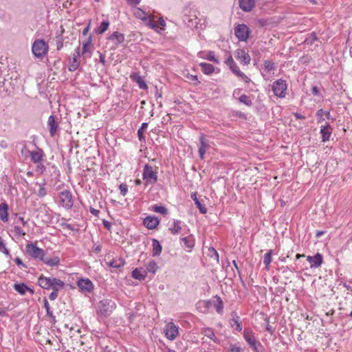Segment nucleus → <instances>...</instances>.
Listing matches in <instances>:
<instances>
[{"mask_svg": "<svg viewBox=\"0 0 352 352\" xmlns=\"http://www.w3.org/2000/svg\"><path fill=\"white\" fill-rule=\"evenodd\" d=\"M48 51L49 45L43 39H36L32 43V52L37 58H43L48 53Z\"/></svg>", "mask_w": 352, "mask_h": 352, "instance_id": "obj_1", "label": "nucleus"}, {"mask_svg": "<svg viewBox=\"0 0 352 352\" xmlns=\"http://www.w3.org/2000/svg\"><path fill=\"white\" fill-rule=\"evenodd\" d=\"M142 179L146 185L155 184L157 181V168L146 164L143 169Z\"/></svg>", "mask_w": 352, "mask_h": 352, "instance_id": "obj_2", "label": "nucleus"}, {"mask_svg": "<svg viewBox=\"0 0 352 352\" xmlns=\"http://www.w3.org/2000/svg\"><path fill=\"white\" fill-rule=\"evenodd\" d=\"M116 308V303L111 300L104 299L100 300L97 307L98 313L101 316H109Z\"/></svg>", "mask_w": 352, "mask_h": 352, "instance_id": "obj_3", "label": "nucleus"}, {"mask_svg": "<svg viewBox=\"0 0 352 352\" xmlns=\"http://www.w3.org/2000/svg\"><path fill=\"white\" fill-rule=\"evenodd\" d=\"M26 252L33 258L43 261L45 252L35 243H28L25 245Z\"/></svg>", "mask_w": 352, "mask_h": 352, "instance_id": "obj_4", "label": "nucleus"}, {"mask_svg": "<svg viewBox=\"0 0 352 352\" xmlns=\"http://www.w3.org/2000/svg\"><path fill=\"white\" fill-rule=\"evenodd\" d=\"M287 85L286 81L283 79H278L272 83V89L274 94L279 98H285L287 94Z\"/></svg>", "mask_w": 352, "mask_h": 352, "instance_id": "obj_5", "label": "nucleus"}, {"mask_svg": "<svg viewBox=\"0 0 352 352\" xmlns=\"http://www.w3.org/2000/svg\"><path fill=\"white\" fill-rule=\"evenodd\" d=\"M60 205L65 208L69 210L74 205L73 195L68 190H65L60 192L58 195Z\"/></svg>", "mask_w": 352, "mask_h": 352, "instance_id": "obj_6", "label": "nucleus"}, {"mask_svg": "<svg viewBox=\"0 0 352 352\" xmlns=\"http://www.w3.org/2000/svg\"><path fill=\"white\" fill-rule=\"evenodd\" d=\"M203 303L206 309L213 307L219 314H223V302L219 296H215L212 299L208 300H204Z\"/></svg>", "mask_w": 352, "mask_h": 352, "instance_id": "obj_7", "label": "nucleus"}, {"mask_svg": "<svg viewBox=\"0 0 352 352\" xmlns=\"http://www.w3.org/2000/svg\"><path fill=\"white\" fill-rule=\"evenodd\" d=\"M165 337L169 340H174L179 335V327L173 322H167L164 328Z\"/></svg>", "mask_w": 352, "mask_h": 352, "instance_id": "obj_8", "label": "nucleus"}, {"mask_svg": "<svg viewBox=\"0 0 352 352\" xmlns=\"http://www.w3.org/2000/svg\"><path fill=\"white\" fill-rule=\"evenodd\" d=\"M234 34L241 41H246L250 35L249 28L245 24H239L234 28Z\"/></svg>", "mask_w": 352, "mask_h": 352, "instance_id": "obj_9", "label": "nucleus"}, {"mask_svg": "<svg viewBox=\"0 0 352 352\" xmlns=\"http://www.w3.org/2000/svg\"><path fill=\"white\" fill-rule=\"evenodd\" d=\"M203 253L206 257H208L211 262L216 264L219 262V256L217 250L212 247H204L203 248Z\"/></svg>", "mask_w": 352, "mask_h": 352, "instance_id": "obj_10", "label": "nucleus"}, {"mask_svg": "<svg viewBox=\"0 0 352 352\" xmlns=\"http://www.w3.org/2000/svg\"><path fill=\"white\" fill-rule=\"evenodd\" d=\"M80 56L79 50L77 49L74 54L70 56L69 60L68 69L70 72H74L78 69L80 65L78 58Z\"/></svg>", "mask_w": 352, "mask_h": 352, "instance_id": "obj_11", "label": "nucleus"}, {"mask_svg": "<svg viewBox=\"0 0 352 352\" xmlns=\"http://www.w3.org/2000/svg\"><path fill=\"white\" fill-rule=\"evenodd\" d=\"M77 286L82 291L91 292L94 289V284L89 278H80L77 281Z\"/></svg>", "mask_w": 352, "mask_h": 352, "instance_id": "obj_12", "label": "nucleus"}, {"mask_svg": "<svg viewBox=\"0 0 352 352\" xmlns=\"http://www.w3.org/2000/svg\"><path fill=\"white\" fill-rule=\"evenodd\" d=\"M307 260L310 263V267L316 268L321 265L322 263L323 258L321 254L317 253L316 255L311 256H308Z\"/></svg>", "mask_w": 352, "mask_h": 352, "instance_id": "obj_13", "label": "nucleus"}, {"mask_svg": "<svg viewBox=\"0 0 352 352\" xmlns=\"http://www.w3.org/2000/svg\"><path fill=\"white\" fill-rule=\"evenodd\" d=\"M143 223L149 230L155 229L160 223V220L155 216H148L144 221Z\"/></svg>", "mask_w": 352, "mask_h": 352, "instance_id": "obj_14", "label": "nucleus"}, {"mask_svg": "<svg viewBox=\"0 0 352 352\" xmlns=\"http://www.w3.org/2000/svg\"><path fill=\"white\" fill-rule=\"evenodd\" d=\"M243 337L250 346L255 345L258 341L256 340L254 333L250 328H245L243 331Z\"/></svg>", "mask_w": 352, "mask_h": 352, "instance_id": "obj_15", "label": "nucleus"}, {"mask_svg": "<svg viewBox=\"0 0 352 352\" xmlns=\"http://www.w3.org/2000/svg\"><path fill=\"white\" fill-rule=\"evenodd\" d=\"M31 161L33 163L41 162L43 161L45 153L41 148H37L35 151H29Z\"/></svg>", "mask_w": 352, "mask_h": 352, "instance_id": "obj_16", "label": "nucleus"}, {"mask_svg": "<svg viewBox=\"0 0 352 352\" xmlns=\"http://www.w3.org/2000/svg\"><path fill=\"white\" fill-rule=\"evenodd\" d=\"M47 126L49 128L50 135L53 137L56 134L58 129V124L54 116L51 115L48 118Z\"/></svg>", "mask_w": 352, "mask_h": 352, "instance_id": "obj_17", "label": "nucleus"}, {"mask_svg": "<svg viewBox=\"0 0 352 352\" xmlns=\"http://www.w3.org/2000/svg\"><path fill=\"white\" fill-rule=\"evenodd\" d=\"M13 288L21 295H25L27 292H29L31 294H34L33 289L28 287L25 283H14Z\"/></svg>", "mask_w": 352, "mask_h": 352, "instance_id": "obj_18", "label": "nucleus"}, {"mask_svg": "<svg viewBox=\"0 0 352 352\" xmlns=\"http://www.w3.org/2000/svg\"><path fill=\"white\" fill-rule=\"evenodd\" d=\"M53 277H46L44 276H41L38 279V285L45 289H50L52 287V281Z\"/></svg>", "mask_w": 352, "mask_h": 352, "instance_id": "obj_19", "label": "nucleus"}, {"mask_svg": "<svg viewBox=\"0 0 352 352\" xmlns=\"http://www.w3.org/2000/svg\"><path fill=\"white\" fill-rule=\"evenodd\" d=\"M236 58L245 65H248L250 62V55L243 50L239 49L236 51Z\"/></svg>", "mask_w": 352, "mask_h": 352, "instance_id": "obj_20", "label": "nucleus"}, {"mask_svg": "<svg viewBox=\"0 0 352 352\" xmlns=\"http://www.w3.org/2000/svg\"><path fill=\"white\" fill-rule=\"evenodd\" d=\"M240 8L244 12H250L255 6L254 0H239Z\"/></svg>", "mask_w": 352, "mask_h": 352, "instance_id": "obj_21", "label": "nucleus"}, {"mask_svg": "<svg viewBox=\"0 0 352 352\" xmlns=\"http://www.w3.org/2000/svg\"><path fill=\"white\" fill-rule=\"evenodd\" d=\"M332 133V128L329 124H326L320 127V133L322 135V141L325 142L329 140Z\"/></svg>", "mask_w": 352, "mask_h": 352, "instance_id": "obj_22", "label": "nucleus"}, {"mask_svg": "<svg viewBox=\"0 0 352 352\" xmlns=\"http://www.w3.org/2000/svg\"><path fill=\"white\" fill-rule=\"evenodd\" d=\"M230 70L238 77L241 78V79L245 82L246 83H248L250 82V78H248L243 72H241L239 67L236 64V63L230 66Z\"/></svg>", "mask_w": 352, "mask_h": 352, "instance_id": "obj_23", "label": "nucleus"}, {"mask_svg": "<svg viewBox=\"0 0 352 352\" xmlns=\"http://www.w3.org/2000/svg\"><path fill=\"white\" fill-rule=\"evenodd\" d=\"M131 78L135 82L139 87L140 89H147V85L146 83L145 82L143 77H142L140 75H139L137 73H134V74H132L131 76H130Z\"/></svg>", "mask_w": 352, "mask_h": 352, "instance_id": "obj_24", "label": "nucleus"}, {"mask_svg": "<svg viewBox=\"0 0 352 352\" xmlns=\"http://www.w3.org/2000/svg\"><path fill=\"white\" fill-rule=\"evenodd\" d=\"M42 262L50 267H55L59 265L60 258L56 255H54L52 257H46L45 256Z\"/></svg>", "mask_w": 352, "mask_h": 352, "instance_id": "obj_25", "label": "nucleus"}, {"mask_svg": "<svg viewBox=\"0 0 352 352\" xmlns=\"http://www.w3.org/2000/svg\"><path fill=\"white\" fill-rule=\"evenodd\" d=\"M91 45H92L91 37L89 36V38H87L85 41H84L82 42L81 54L87 55L88 54V56L90 57L91 56L90 49L91 47Z\"/></svg>", "mask_w": 352, "mask_h": 352, "instance_id": "obj_26", "label": "nucleus"}, {"mask_svg": "<svg viewBox=\"0 0 352 352\" xmlns=\"http://www.w3.org/2000/svg\"><path fill=\"white\" fill-rule=\"evenodd\" d=\"M131 276L139 280H144L146 276V271L140 268H135L132 271Z\"/></svg>", "mask_w": 352, "mask_h": 352, "instance_id": "obj_27", "label": "nucleus"}, {"mask_svg": "<svg viewBox=\"0 0 352 352\" xmlns=\"http://www.w3.org/2000/svg\"><path fill=\"white\" fill-rule=\"evenodd\" d=\"M8 205L6 202L0 204V219L3 222L8 221Z\"/></svg>", "mask_w": 352, "mask_h": 352, "instance_id": "obj_28", "label": "nucleus"}, {"mask_svg": "<svg viewBox=\"0 0 352 352\" xmlns=\"http://www.w3.org/2000/svg\"><path fill=\"white\" fill-rule=\"evenodd\" d=\"M230 324L232 327H234L236 331L239 332L242 331V324L240 321L239 316H238L236 314H233V318L230 320Z\"/></svg>", "mask_w": 352, "mask_h": 352, "instance_id": "obj_29", "label": "nucleus"}, {"mask_svg": "<svg viewBox=\"0 0 352 352\" xmlns=\"http://www.w3.org/2000/svg\"><path fill=\"white\" fill-rule=\"evenodd\" d=\"M152 242H153L152 254L153 256H159L162 253V247L161 244L160 243V242L155 239H153Z\"/></svg>", "mask_w": 352, "mask_h": 352, "instance_id": "obj_30", "label": "nucleus"}, {"mask_svg": "<svg viewBox=\"0 0 352 352\" xmlns=\"http://www.w3.org/2000/svg\"><path fill=\"white\" fill-rule=\"evenodd\" d=\"M107 265L113 268H120L124 265V261L119 257L114 258L107 263Z\"/></svg>", "mask_w": 352, "mask_h": 352, "instance_id": "obj_31", "label": "nucleus"}, {"mask_svg": "<svg viewBox=\"0 0 352 352\" xmlns=\"http://www.w3.org/2000/svg\"><path fill=\"white\" fill-rule=\"evenodd\" d=\"M276 69V66L274 63L271 60H266L263 63V72L266 74H271L272 72L274 71Z\"/></svg>", "mask_w": 352, "mask_h": 352, "instance_id": "obj_32", "label": "nucleus"}, {"mask_svg": "<svg viewBox=\"0 0 352 352\" xmlns=\"http://www.w3.org/2000/svg\"><path fill=\"white\" fill-rule=\"evenodd\" d=\"M181 223V221L175 220L173 223V225H171L169 228L170 232L173 234H179L182 230Z\"/></svg>", "mask_w": 352, "mask_h": 352, "instance_id": "obj_33", "label": "nucleus"}, {"mask_svg": "<svg viewBox=\"0 0 352 352\" xmlns=\"http://www.w3.org/2000/svg\"><path fill=\"white\" fill-rule=\"evenodd\" d=\"M199 66L201 67V69L205 74L209 75L214 72V66L210 63H199Z\"/></svg>", "mask_w": 352, "mask_h": 352, "instance_id": "obj_34", "label": "nucleus"}, {"mask_svg": "<svg viewBox=\"0 0 352 352\" xmlns=\"http://www.w3.org/2000/svg\"><path fill=\"white\" fill-rule=\"evenodd\" d=\"M135 16L142 21H146L148 19L147 14L141 8H135L133 10Z\"/></svg>", "mask_w": 352, "mask_h": 352, "instance_id": "obj_35", "label": "nucleus"}, {"mask_svg": "<svg viewBox=\"0 0 352 352\" xmlns=\"http://www.w3.org/2000/svg\"><path fill=\"white\" fill-rule=\"evenodd\" d=\"M200 143L201 146L199 147V157L202 159L204 157V153H206L208 148V144L207 140L203 137H201L200 138Z\"/></svg>", "mask_w": 352, "mask_h": 352, "instance_id": "obj_36", "label": "nucleus"}, {"mask_svg": "<svg viewBox=\"0 0 352 352\" xmlns=\"http://www.w3.org/2000/svg\"><path fill=\"white\" fill-rule=\"evenodd\" d=\"M52 285V287H51V289L52 290L58 291L60 289L63 288L65 286V283L60 279L53 277Z\"/></svg>", "mask_w": 352, "mask_h": 352, "instance_id": "obj_37", "label": "nucleus"}, {"mask_svg": "<svg viewBox=\"0 0 352 352\" xmlns=\"http://www.w3.org/2000/svg\"><path fill=\"white\" fill-rule=\"evenodd\" d=\"M146 272H148L152 274H155V272L158 270V266L155 261H151L146 264Z\"/></svg>", "mask_w": 352, "mask_h": 352, "instance_id": "obj_38", "label": "nucleus"}, {"mask_svg": "<svg viewBox=\"0 0 352 352\" xmlns=\"http://www.w3.org/2000/svg\"><path fill=\"white\" fill-rule=\"evenodd\" d=\"M109 23L107 21H102L100 25L96 29V33L98 34H103L109 28Z\"/></svg>", "mask_w": 352, "mask_h": 352, "instance_id": "obj_39", "label": "nucleus"}, {"mask_svg": "<svg viewBox=\"0 0 352 352\" xmlns=\"http://www.w3.org/2000/svg\"><path fill=\"white\" fill-rule=\"evenodd\" d=\"M151 210L155 212H157V213H160L162 214H166L167 212H168V210L167 209L164 207V206H158V205H153L151 206Z\"/></svg>", "mask_w": 352, "mask_h": 352, "instance_id": "obj_40", "label": "nucleus"}, {"mask_svg": "<svg viewBox=\"0 0 352 352\" xmlns=\"http://www.w3.org/2000/svg\"><path fill=\"white\" fill-rule=\"evenodd\" d=\"M201 333L204 335V336H206L210 340L214 341L215 339V335L214 333V331L210 328H204L202 329Z\"/></svg>", "mask_w": 352, "mask_h": 352, "instance_id": "obj_41", "label": "nucleus"}, {"mask_svg": "<svg viewBox=\"0 0 352 352\" xmlns=\"http://www.w3.org/2000/svg\"><path fill=\"white\" fill-rule=\"evenodd\" d=\"M111 40L116 41L118 43H121L124 41V36L118 32H114L109 37Z\"/></svg>", "mask_w": 352, "mask_h": 352, "instance_id": "obj_42", "label": "nucleus"}, {"mask_svg": "<svg viewBox=\"0 0 352 352\" xmlns=\"http://www.w3.org/2000/svg\"><path fill=\"white\" fill-rule=\"evenodd\" d=\"M202 280H203V283H202L203 285L201 288V291L199 292V293L201 294H204V295L209 294L210 291V287L209 286L208 282L205 279H204Z\"/></svg>", "mask_w": 352, "mask_h": 352, "instance_id": "obj_43", "label": "nucleus"}, {"mask_svg": "<svg viewBox=\"0 0 352 352\" xmlns=\"http://www.w3.org/2000/svg\"><path fill=\"white\" fill-rule=\"evenodd\" d=\"M318 40V37L316 34L315 32H312L311 34H309V36L308 37H307L305 40V43L307 45H313L315 41H316Z\"/></svg>", "mask_w": 352, "mask_h": 352, "instance_id": "obj_44", "label": "nucleus"}, {"mask_svg": "<svg viewBox=\"0 0 352 352\" xmlns=\"http://www.w3.org/2000/svg\"><path fill=\"white\" fill-rule=\"evenodd\" d=\"M272 250H270L267 253L264 255L263 263L265 265L266 269H268V265L271 263Z\"/></svg>", "mask_w": 352, "mask_h": 352, "instance_id": "obj_45", "label": "nucleus"}, {"mask_svg": "<svg viewBox=\"0 0 352 352\" xmlns=\"http://www.w3.org/2000/svg\"><path fill=\"white\" fill-rule=\"evenodd\" d=\"M148 124L144 122L142 124L141 127L138 131V138L140 141L144 140V131L147 128Z\"/></svg>", "mask_w": 352, "mask_h": 352, "instance_id": "obj_46", "label": "nucleus"}, {"mask_svg": "<svg viewBox=\"0 0 352 352\" xmlns=\"http://www.w3.org/2000/svg\"><path fill=\"white\" fill-rule=\"evenodd\" d=\"M0 252H3L6 256H10V254L9 250L7 249L6 246V243L3 239L0 236Z\"/></svg>", "mask_w": 352, "mask_h": 352, "instance_id": "obj_47", "label": "nucleus"}, {"mask_svg": "<svg viewBox=\"0 0 352 352\" xmlns=\"http://www.w3.org/2000/svg\"><path fill=\"white\" fill-rule=\"evenodd\" d=\"M37 195L39 197H44L47 195V188L45 187L44 184H39V189Z\"/></svg>", "mask_w": 352, "mask_h": 352, "instance_id": "obj_48", "label": "nucleus"}, {"mask_svg": "<svg viewBox=\"0 0 352 352\" xmlns=\"http://www.w3.org/2000/svg\"><path fill=\"white\" fill-rule=\"evenodd\" d=\"M250 347L254 352H265L263 346L259 341L255 345H252Z\"/></svg>", "mask_w": 352, "mask_h": 352, "instance_id": "obj_49", "label": "nucleus"}, {"mask_svg": "<svg viewBox=\"0 0 352 352\" xmlns=\"http://www.w3.org/2000/svg\"><path fill=\"white\" fill-rule=\"evenodd\" d=\"M145 21L146 22L147 25L152 29L157 30V26L155 21L153 20V16H148V19Z\"/></svg>", "mask_w": 352, "mask_h": 352, "instance_id": "obj_50", "label": "nucleus"}, {"mask_svg": "<svg viewBox=\"0 0 352 352\" xmlns=\"http://www.w3.org/2000/svg\"><path fill=\"white\" fill-rule=\"evenodd\" d=\"M239 101L248 106H250L252 104V102L250 100L249 97L245 94L241 95L239 98Z\"/></svg>", "mask_w": 352, "mask_h": 352, "instance_id": "obj_51", "label": "nucleus"}, {"mask_svg": "<svg viewBox=\"0 0 352 352\" xmlns=\"http://www.w3.org/2000/svg\"><path fill=\"white\" fill-rule=\"evenodd\" d=\"M36 172L40 175L43 174L45 170V166H44L43 162L36 163Z\"/></svg>", "mask_w": 352, "mask_h": 352, "instance_id": "obj_52", "label": "nucleus"}, {"mask_svg": "<svg viewBox=\"0 0 352 352\" xmlns=\"http://www.w3.org/2000/svg\"><path fill=\"white\" fill-rule=\"evenodd\" d=\"M207 59L217 64L219 63V60L215 57L214 52H209L207 55Z\"/></svg>", "mask_w": 352, "mask_h": 352, "instance_id": "obj_53", "label": "nucleus"}, {"mask_svg": "<svg viewBox=\"0 0 352 352\" xmlns=\"http://www.w3.org/2000/svg\"><path fill=\"white\" fill-rule=\"evenodd\" d=\"M14 231L16 235L22 236L25 235V232L19 226H15L14 227Z\"/></svg>", "mask_w": 352, "mask_h": 352, "instance_id": "obj_54", "label": "nucleus"}, {"mask_svg": "<svg viewBox=\"0 0 352 352\" xmlns=\"http://www.w3.org/2000/svg\"><path fill=\"white\" fill-rule=\"evenodd\" d=\"M119 189L120 190V194L122 196H125L128 192V186L126 184H121L119 186Z\"/></svg>", "mask_w": 352, "mask_h": 352, "instance_id": "obj_55", "label": "nucleus"}, {"mask_svg": "<svg viewBox=\"0 0 352 352\" xmlns=\"http://www.w3.org/2000/svg\"><path fill=\"white\" fill-rule=\"evenodd\" d=\"M44 307L46 309V312H47V316H53V313L50 310V305H49V302H48L47 300L45 299V298L44 299Z\"/></svg>", "mask_w": 352, "mask_h": 352, "instance_id": "obj_56", "label": "nucleus"}, {"mask_svg": "<svg viewBox=\"0 0 352 352\" xmlns=\"http://www.w3.org/2000/svg\"><path fill=\"white\" fill-rule=\"evenodd\" d=\"M208 25V20L206 17L199 19V28L204 29Z\"/></svg>", "mask_w": 352, "mask_h": 352, "instance_id": "obj_57", "label": "nucleus"}, {"mask_svg": "<svg viewBox=\"0 0 352 352\" xmlns=\"http://www.w3.org/2000/svg\"><path fill=\"white\" fill-rule=\"evenodd\" d=\"M229 352H243V349L239 346L231 345L229 349Z\"/></svg>", "mask_w": 352, "mask_h": 352, "instance_id": "obj_58", "label": "nucleus"}, {"mask_svg": "<svg viewBox=\"0 0 352 352\" xmlns=\"http://www.w3.org/2000/svg\"><path fill=\"white\" fill-rule=\"evenodd\" d=\"M225 63L229 67V68L230 67V66L235 63L232 56H229L228 58L226 60Z\"/></svg>", "mask_w": 352, "mask_h": 352, "instance_id": "obj_59", "label": "nucleus"}, {"mask_svg": "<svg viewBox=\"0 0 352 352\" xmlns=\"http://www.w3.org/2000/svg\"><path fill=\"white\" fill-rule=\"evenodd\" d=\"M58 291H57V290H52V292H51V294L49 296V298L51 300H54L55 299H56V298L58 297Z\"/></svg>", "mask_w": 352, "mask_h": 352, "instance_id": "obj_60", "label": "nucleus"}, {"mask_svg": "<svg viewBox=\"0 0 352 352\" xmlns=\"http://www.w3.org/2000/svg\"><path fill=\"white\" fill-rule=\"evenodd\" d=\"M14 262L19 266H21V267H22L23 268H26L27 267V266L23 263L22 260L20 258H19V257H16L14 259Z\"/></svg>", "mask_w": 352, "mask_h": 352, "instance_id": "obj_61", "label": "nucleus"}, {"mask_svg": "<svg viewBox=\"0 0 352 352\" xmlns=\"http://www.w3.org/2000/svg\"><path fill=\"white\" fill-rule=\"evenodd\" d=\"M60 226L63 228H67V229L72 230V231L74 230V228L71 224H68L65 222H62Z\"/></svg>", "mask_w": 352, "mask_h": 352, "instance_id": "obj_62", "label": "nucleus"}, {"mask_svg": "<svg viewBox=\"0 0 352 352\" xmlns=\"http://www.w3.org/2000/svg\"><path fill=\"white\" fill-rule=\"evenodd\" d=\"M186 77L190 80H197V74H190L188 72L186 74Z\"/></svg>", "mask_w": 352, "mask_h": 352, "instance_id": "obj_63", "label": "nucleus"}, {"mask_svg": "<svg viewBox=\"0 0 352 352\" xmlns=\"http://www.w3.org/2000/svg\"><path fill=\"white\" fill-rule=\"evenodd\" d=\"M89 211L95 217H98L99 216L100 211L98 210H96V209L94 208L93 207H90Z\"/></svg>", "mask_w": 352, "mask_h": 352, "instance_id": "obj_64", "label": "nucleus"}]
</instances>
